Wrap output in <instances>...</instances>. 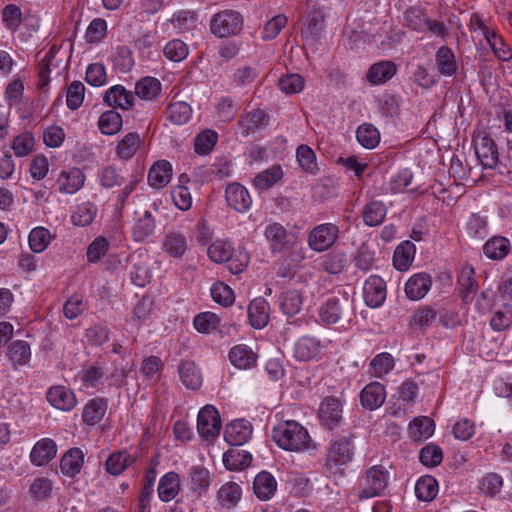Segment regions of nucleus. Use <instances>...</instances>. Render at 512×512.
Masks as SVG:
<instances>
[{
    "mask_svg": "<svg viewBox=\"0 0 512 512\" xmlns=\"http://www.w3.org/2000/svg\"><path fill=\"white\" fill-rule=\"evenodd\" d=\"M186 237L179 232H168L163 239L162 249L171 257L181 258L187 250Z\"/></svg>",
    "mask_w": 512,
    "mask_h": 512,
    "instance_id": "nucleus-32",
    "label": "nucleus"
},
{
    "mask_svg": "<svg viewBox=\"0 0 512 512\" xmlns=\"http://www.w3.org/2000/svg\"><path fill=\"white\" fill-rule=\"evenodd\" d=\"M264 237L272 253H282L297 242V234L287 230L281 223L271 222L265 226Z\"/></svg>",
    "mask_w": 512,
    "mask_h": 512,
    "instance_id": "nucleus-7",
    "label": "nucleus"
},
{
    "mask_svg": "<svg viewBox=\"0 0 512 512\" xmlns=\"http://www.w3.org/2000/svg\"><path fill=\"white\" fill-rule=\"evenodd\" d=\"M107 410V401L102 398L90 400L84 407L82 418L88 425H95L102 420Z\"/></svg>",
    "mask_w": 512,
    "mask_h": 512,
    "instance_id": "nucleus-37",
    "label": "nucleus"
},
{
    "mask_svg": "<svg viewBox=\"0 0 512 512\" xmlns=\"http://www.w3.org/2000/svg\"><path fill=\"white\" fill-rule=\"evenodd\" d=\"M270 308L264 298H256L248 306V317L251 326L256 329L265 327L269 321Z\"/></svg>",
    "mask_w": 512,
    "mask_h": 512,
    "instance_id": "nucleus-21",
    "label": "nucleus"
},
{
    "mask_svg": "<svg viewBox=\"0 0 512 512\" xmlns=\"http://www.w3.org/2000/svg\"><path fill=\"white\" fill-rule=\"evenodd\" d=\"M97 215V207L94 203L85 202L79 204L71 215V222L75 226L85 227L90 225Z\"/></svg>",
    "mask_w": 512,
    "mask_h": 512,
    "instance_id": "nucleus-44",
    "label": "nucleus"
},
{
    "mask_svg": "<svg viewBox=\"0 0 512 512\" xmlns=\"http://www.w3.org/2000/svg\"><path fill=\"white\" fill-rule=\"evenodd\" d=\"M29 492L36 500H45L52 496L53 483L46 477H40L33 480Z\"/></svg>",
    "mask_w": 512,
    "mask_h": 512,
    "instance_id": "nucleus-61",
    "label": "nucleus"
},
{
    "mask_svg": "<svg viewBox=\"0 0 512 512\" xmlns=\"http://www.w3.org/2000/svg\"><path fill=\"white\" fill-rule=\"evenodd\" d=\"M320 351V342L311 337H302L294 345V357L299 361H309Z\"/></svg>",
    "mask_w": 512,
    "mask_h": 512,
    "instance_id": "nucleus-33",
    "label": "nucleus"
},
{
    "mask_svg": "<svg viewBox=\"0 0 512 512\" xmlns=\"http://www.w3.org/2000/svg\"><path fill=\"white\" fill-rule=\"evenodd\" d=\"M181 382L187 389L198 390L202 385V373L193 361H182L178 366Z\"/></svg>",
    "mask_w": 512,
    "mask_h": 512,
    "instance_id": "nucleus-20",
    "label": "nucleus"
},
{
    "mask_svg": "<svg viewBox=\"0 0 512 512\" xmlns=\"http://www.w3.org/2000/svg\"><path fill=\"white\" fill-rule=\"evenodd\" d=\"M297 161L300 167L308 173L315 174L318 170L316 163V155L314 151L307 145H300L296 152Z\"/></svg>",
    "mask_w": 512,
    "mask_h": 512,
    "instance_id": "nucleus-58",
    "label": "nucleus"
},
{
    "mask_svg": "<svg viewBox=\"0 0 512 512\" xmlns=\"http://www.w3.org/2000/svg\"><path fill=\"white\" fill-rule=\"evenodd\" d=\"M348 263V258L344 253H331L324 256L321 262L323 271L337 275L343 272Z\"/></svg>",
    "mask_w": 512,
    "mask_h": 512,
    "instance_id": "nucleus-52",
    "label": "nucleus"
},
{
    "mask_svg": "<svg viewBox=\"0 0 512 512\" xmlns=\"http://www.w3.org/2000/svg\"><path fill=\"white\" fill-rule=\"evenodd\" d=\"M138 180L130 178L126 180L120 173V170L114 166L105 167L100 174V184L104 188L122 187L117 195V205L123 208L129 195L136 189Z\"/></svg>",
    "mask_w": 512,
    "mask_h": 512,
    "instance_id": "nucleus-4",
    "label": "nucleus"
},
{
    "mask_svg": "<svg viewBox=\"0 0 512 512\" xmlns=\"http://www.w3.org/2000/svg\"><path fill=\"white\" fill-rule=\"evenodd\" d=\"M387 214L386 206L381 201H371L366 204L362 211L363 221L367 226H379L383 223Z\"/></svg>",
    "mask_w": 512,
    "mask_h": 512,
    "instance_id": "nucleus-35",
    "label": "nucleus"
},
{
    "mask_svg": "<svg viewBox=\"0 0 512 512\" xmlns=\"http://www.w3.org/2000/svg\"><path fill=\"white\" fill-rule=\"evenodd\" d=\"M159 498L168 502L174 499L180 491V478L175 472H168L159 481L158 484Z\"/></svg>",
    "mask_w": 512,
    "mask_h": 512,
    "instance_id": "nucleus-29",
    "label": "nucleus"
},
{
    "mask_svg": "<svg viewBox=\"0 0 512 512\" xmlns=\"http://www.w3.org/2000/svg\"><path fill=\"white\" fill-rule=\"evenodd\" d=\"M394 365L395 362L393 356L386 352L376 355L370 363L375 377H382L389 373L394 368Z\"/></svg>",
    "mask_w": 512,
    "mask_h": 512,
    "instance_id": "nucleus-62",
    "label": "nucleus"
},
{
    "mask_svg": "<svg viewBox=\"0 0 512 512\" xmlns=\"http://www.w3.org/2000/svg\"><path fill=\"white\" fill-rule=\"evenodd\" d=\"M242 27L243 17L234 10L220 11L212 17L210 22L211 32L221 38L239 34Z\"/></svg>",
    "mask_w": 512,
    "mask_h": 512,
    "instance_id": "nucleus-6",
    "label": "nucleus"
},
{
    "mask_svg": "<svg viewBox=\"0 0 512 512\" xmlns=\"http://www.w3.org/2000/svg\"><path fill=\"white\" fill-rule=\"evenodd\" d=\"M434 421L428 417L416 418L409 425L410 437L415 441L428 439L434 433Z\"/></svg>",
    "mask_w": 512,
    "mask_h": 512,
    "instance_id": "nucleus-45",
    "label": "nucleus"
},
{
    "mask_svg": "<svg viewBox=\"0 0 512 512\" xmlns=\"http://www.w3.org/2000/svg\"><path fill=\"white\" fill-rule=\"evenodd\" d=\"M396 65L391 61H381L373 64L367 72V80L374 84H382L390 80L396 73Z\"/></svg>",
    "mask_w": 512,
    "mask_h": 512,
    "instance_id": "nucleus-28",
    "label": "nucleus"
},
{
    "mask_svg": "<svg viewBox=\"0 0 512 512\" xmlns=\"http://www.w3.org/2000/svg\"><path fill=\"white\" fill-rule=\"evenodd\" d=\"M272 438L280 448L287 451H302L308 449L311 444L306 428L294 420L279 423L274 427Z\"/></svg>",
    "mask_w": 512,
    "mask_h": 512,
    "instance_id": "nucleus-1",
    "label": "nucleus"
},
{
    "mask_svg": "<svg viewBox=\"0 0 512 512\" xmlns=\"http://www.w3.org/2000/svg\"><path fill=\"white\" fill-rule=\"evenodd\" d=\"M256 354L246 345H236L230 349L229 360L239 369L251 368L256 363Z\"/></svg>",
    "mask_w": 512,
    "mask_h": 512,
    "instance_id": "nucleus-31",
    "label": "nucleus"
},
{
    "mask_svg": "<svg viewBox=\"0 0 512 512\" xmlns=\"http://www.w3.org/2000/svg\"><path fill=\"white\" fill-rule=\"evenodd\" d=\"M342 403L336 397H326L320 404L319 419L323 426L333 429L343 420Z\"/></svg>",
    "mask_w": 512,
    "mask_h": 512,
    "instance_id": "nucleus-11",
    "label": "nucleus"
},
{
    "mask_svg": "<svg viewBox=\"0 0 512 512\" xmlns=\"http://www.w3.org/2000/svg\"><path fill=\"white\" fill-rule=\"evenodd\" d=\"M243 135L254 133L268 124V116L262 109H254L241 116L238 122Z\"/></svg>",
    "mask_w": 512,
    "mask_h": 512,
    "instance_id": "nucleus-24",
    "label": "nucleus"
},
{
    "mask_svg": "<svg viewBox=\"0 0 512 512\" xmlns=\"http://www.w3.org/2000/svg\"><path fill=\"white\" fill-rule=\"evenodd\" d=\"M221 430V419L217 409L212 405L204 406L198 413L197 431L206 440L214 439Z\"/></svg>",
    "mask_w": 512,
    "mask_h": 512,
    "instance_id": "nucleus-9",
    "label": "nucleus"
},
{
    "mask_svg": "<svg viewBox=\"0 0 512 512\" xmlns=\"http://www.w3.org/2000/svg\"><path fill=\"white\" fill-rule=\"evenodd\" d=\"M134 461L135 458L126 451L112 453L106 460V471L114 476L120 475Z\"/></svg>",
    "mask_w": 512,
    "mask_h": 512,
    "instance_id": "nucleus-42",
    "label": "nucleus"
},
{
    "mask_svg": "<svg viewBox=\"0 0 512 512\" xmlns=\"http://www.w3.org/2000/svg\"><path fill=\"white\" fill-rule=\"evenodd\" d=\"M85 176L79 169L62 172L59 178L60 191L68 194L75 193L84 184Z\"/></svg>",
    "mask_w": 512,
    "mask_h": 512,
    "instance_id": "nucleus-46",
    "label": "nucleus"
},
{
    "mask_svg": "<svg viewBox=\"0 0 512 512\" xmlns=\"http://www.w3.org/2000/svg\"><path fill=\"white\" fill-rule=\"evenodd\" d=\"M83 462L84 454L81 449L71 448L62 456L60 470L64 475L74 477L80 472Z\"/></svg>",
    "mask_w": 512,
    "mask_h": 512,
    "instance_id": "nucleus-25",
    "label": "nucleus"
},
{
    "mask_svg": "<svg viewBox=\"0 0 512 512\" xmlns=\"http://www.w3.org/2000/svg\"><path fill=\"white\" fill-rule=\"evenodd\" d=\"M338 233L339 229L335 224H320L310 231L308 245L313 251H326L335 243Z\"/></svg>",
    "mask_w": 512,
    "mask_h": 512,
    "instance_id": "nucleus-8",
    "label": "nucleus"
},
{
    "mask_svg": "<svg viewBox=\"0 0 512 512\" xmlns=\"http://www.w3.org/2000/svg\"><path fill=\"white\" fill-rule=\"evenodd\" d=\"M168 119L176 124L182 125L188 122L191 118L192 109L186 102H174L171 103L167 108Z\"/></svg>",
    "mask_w": 512,
    "mask_h": 512,
    "instance_id": "nucleus-53",
    "label": "nucleus"
},
{
    "mask_svg": "<svg viewBox=\"0 0 512 512\" xmlns=\"http://www.w3.org/2000/svg\"><path fill=\"white\" fill-rule=\"evenodd\" d=\"M156 228V220L151 210H145L137 219L133 227V237L136 241L142 242L150 237Z\"/></svg>",
    "mask_w": 512,
    "mask_h": 512,
    "instance_id": "nucleus-27",
    "label": "nucleus"
},
{
    "mask_svg": "<svg viewBox=\"0 0 512 512\" xmlns=\"http://www.w3.org/2000/svg\"><path fill=\"white\" fill-rule=\"evenodd\" d=\"M357 141L366 149L375 148L380 141V133L372 124L364 123L357 128Z\"/></svg>",
    "mask_w": 512,
    "mask_h": 512,
    "instance_id": "nucleus-50",
    "label": "nucleus"
},
{
    "mask_svg": "<svg viewBox=\"0 0 512 512\" xmlns=\"http://www.w3.org/2000/svg\"><path fill=\"white\" fill-rule=\"evenodd\" d=\"M363 296L365 304L371 308L380 307L386 299V284L377 276H370L364 283Z\"/></svg>",
    "mask_w": 512,
    "mask_h": 512,
    "instance_id": "nucleus-12",
    "label": "nucleus"
},
{
    "mask_svg": "<svg viewBox=\"0 0 512 512\" xmlns=\"http://www.w3.org/2000/svg\"><path fill=\"white\" fill-rule=\"evenodd\" d=\"M226 263L232 274H240L246 269L249 263V255L240 247L236 250L233 249L231 257L226 260Z\"/></svg>",
    "mask_w": 512,
    "mask_h": 512,
    "instance_id": "nucleus-63",
    "label": "nucleus"
},
{
    "mask_svg": "<svg viewBox=\"0 0 512 512\" xmlns=\"http://www.w3.org/2000/svg\"><path fill=\"white\" fill-rule=\"evenodd\" d=\"M475 153L485 169H495L499 164L497 146L488 135L478 136L475 139Z\"/></svg>",
    "mask_w": 512,
    "mask_h": 512,
    "instance_id": "nucleus-10",
    "label": "nucleus"
},
{
    "mask_svg": "<svg viewBox=\"0 0 512 512\" xmlns=\"http://www.w3.org/2000/svg\"><path fill=\"white\" fill-rule=\"evenodd\" d=\"M389 481V472L381 465L370 467L362 479V488L359 492L361 499L380 496L386 489Z\"/></svg>",
    "mask_w": 512,
    "mask_h": 512,
    "instance_id": "nucleus-5",
    "label": "nucleus"
},
{
    "mask_svg": "<svg viewBox=\"0 0 512 512\" xmlns=\"http://www.w3.org/2000/svg\"><path fill=\"white\" fill-rule=\"evenodd\" d=\"M252 435V426L246 420H235L228 424L224 431V438L231 446H242Z\"/></svg>",
    "mask_w": 512,
    "mask_h": 512,
    "instance_id": "nucleus-14",
    "label": "nucleus"
},
{
    "mask_svg": "<svg viewBox=\"0 0 512 512\" xmlns=\"http://www.w3.org/2000/svg\"><path fill=\"white\" fill-rule=\"evenodd\" d=\"M436 64L440 74L452 76L457 71V63L453 51L446 47H440L436 52Z\"/></svg>",
    "mask_w": 512,
    "mask_h": 512,
    "instance_id": "nucleus-43",
    "label": "nucleus"
},
{
    "mask_svg": "<svg viewBox=\"0 0 512 512\" xmlns=\"http://www.w3.org/2000/svg\"><path fill=\"white\" fill-rule=\"evenodd\" d=\"M57 453V446L52 439L44 438L38 441L30 453L31 462L37 466L46 465Z\"/></svg>",
    "mask_w": 512,
    "mask_h": 512,
    "instance_id": "nucleus-19",
    "label": "nucleus"
},
{
    "mask_svg": "<svg viewBox=\"0 0 512 512\" xmlns=\"http://www.w3.org/2000/svg\"><path fill=\"white\" fill-rule=\"evenodd\" d=\"M217 139L216 132L212 130L203 131L195 138V152L202 155L208 154L215 146Z\"/></svg>",
    "mask_w": 512,
    "mask_h": 512,
    "instance_id": "nucleus-64",
    "label": "nucleus"
},
{
    "mask_svg": "<svg viewBox=\"0 0 512 512\" xmlns=\"http://www.w3.org/2000/svg\"><path fill=\"white\" fill-rule=\"evenodd\" d=\"M51 234L44 227H36L29 234V246L33 252L40 253L49 245Z\"/></svg>",
    "mask_w": 512,
    "mask_h": 512,
    "instance_id": "nucleus-57",
    "label": "nucleus"
},
{
    "mask_svg": "<svg viewBox=\"0 0 512 512\" xmlns=\"http://www.w3.org/2000/svg\"><path fill=\"white\" fill-rule=\"evenodd\" d=\"M241 488L234 482H227L218 490V499L223 507L232 508L241 499Z\"/></svg>",
    "mask_w": 512,
    "mask_h": 512,
    "instance_id": "nucleus-51",
    "label": "nucleus"
},
{
    "mask_svg": "<svg viewBox=\"0 0 512 512\" xmlns=\"http://www.w3.org/2000/svg\"><path fill=\"white\" fill-rule=\"evenodd\" d=\"M407 27L415 31H422L427 23V16L419 7H410L403 14Z\"/></svg>",
    "mask_w": 512,
    "mask_h": 512,
    "instance_id": "nucleus-59",
    "label": "nucleus"
},
{
    "mask_svg": "<svg viewBox=\"0 0 512 512\" xmlns=\"http://www.w3.org/2000/svg\"><path fill=\"white\" fill-rule=\"evenodd\" d=\"M483 252L491 260H503L510 252V241L503 236H493L484 244Z\"/></svg>",
    "mask_w": 512,
    "mask_h": 512,
    "instance_id": "nucleus-26",
    "label": "nucleus"
},
{
    "mask_svg": "<svg viewBox=\"0 0 512 512\" xmlns=\"http://www.w3.org/2000/svg\"><path fill=\"white\" fill-rule=\"evenodd\" d=\"M104 102L111 107L130 109L133 106L134 96L122 85L110 87L104 95Z\"/></svg>",
    "mask_w": 512,
    "mask_h": 512,
    "instance_id": "nucleus-22",
    "label": "nucleus"
},
{
    "mask_svg": "<svg viewBox=\"0 0 512 512\" xmlns=\"http://www.w3.org/2000/svg\"><path fill=\"white\" fill-rule=\"evenodd\" d=\"M276 489L277 482L271 473L262 471L256 475L253 482V491L258 499L262 501L269 500L275 494Z\"/></svg>",
    "mask_w": 512,
    "mask_h": 512,
    "instance_id": "nucleus-23",
    "label": "nucleus"
},
{
    "mask_svg": "<svg viewBox=\"0 0 512 512\" xmlns=\"http://www.w3.org/2000/svg\"><path fill=\"white\" fill-rule=\"evenodd\" d=\"M438 494V482L430 475L422 476L415 484L416 497L425 502L432 501Z\"/></svg>",
    "mask_w": 512,
    "mask_h": 512,
    "instance_id": "nucleus-40",
    "label": "nucleus"
},
{
    "mask_svg": "<svg viewBox=\"0 0 512 512\" xmlns=\"http://www.w3.org/2000/svg\"><path fill=\"white\" fill-rule=\"evenodd\" d=\"M122 124L121 115L114 110L104 112L98 120L99 130L105 135H115L121 130Z\"/></svg>",
    "mask_w": 512,
    "mask_h": 512,
    "instance_id": "nucleus-48",
    "label": "nucleus"
},
{
    "mask_svg": "<svg viewBox=\"0 0 512 512\" xmlns=\"http://www.w3.org/2000/svg\"><path fill=\"white\" fill-rule=\"evenodd\" d=\"M283 177V170L280 165H273L258 173L253 179L254 187L259 191L271 188Z\"/></svg>",
    "mask_w": 512,
    "mask_h": 512,
    "instance_id": "nucleus-36",
    "label": "nucleus"
},
{
    "mask_svg": "<svg viewBox=\"0 0 512 512\" xmlns=\"http://www.w3.org/2000/svg\"><path fill=\"white\" fill-rule=\"evenodd\" d=\"M9 359L19 365H25L31 357L30 346L26 341L17 340L8 348Z\"/></svg>",
    "mask_w": 512,
    "mask_h": 512,
    "instance_id": "nucleus-56",
    "label": "nucleus"
},
{
    "mask_svg": "<svg viewBox=\"0 0 512 512\" xmlns=\"http://www.w3.org/2000/svg\"><path fill=\"white\" fill-rule=\"evenodd\" d=\"M354 456V436H339L332 440L327 448L325 467L336 473L343 465L352 461Z\"/></svg>",
    "mask_w": 512,
    "mask_h": 512,
    "instance_id": "nucleus-3",
    "label": "nucleus"
},
{
    "mask_svg": "<svg viewBox=\"0 0 512 512\" xmlns=\"http://www.w3.org/2000/svg\"><path fill=\"white\" fill-rule=\"evenodd\" d=\"M171 178L172 165L167 160L155 162L148 172V183L155 189H161L167 186Z\"/></svg>",
    "mask_w": 512,
    "mask_h": 512,
    "instance_id": "nucleus-18",
    "label": "nucleus"
},
{
    "mask_svg": "<svg viewBox=\"0 0 512 512\" xmlns=\"http://www.w3.org/2000/svg\"><path fill=\"white\" fill-rule=\"evenodd\" d=\"M161 90V82L155 77H143L135 84V94L146 101L155 100L160 95Z\"/></svg>",
    "mask_w": 512,
    "mask_h": 512,
    "instance_id": "nucleus-30",
    "label": "nucleus"
},
{
    "mask_svg": "<svg viewBox=\"0 0 512 512\" xmlns=\"http://www.w3.org/2000/svg\"><path fill=\"white\" fill-rule=\"evenodd\" d=\"M1 19L8 30L16 32L22 22V10L16 4H8L1 11Z\"/></svg>",
    "mask_w": 512,
    "mask_h": 512,
    "instance_id": "nucleus-54",
    "label": "nucleus"
},
{
    "mask_svg": "<svg viewBox=\"0 0 512 512\" xmlns=\"http://www.w3.org/2000/svg\"><path fill=\"white\" fill-rule=\"evenodd\" d=\"M474 276V268L470 265H465L458 277V284L461 289L462 299L465 302H469L470 295L478 290V283Z\"/></svg>",
    "mask_w": 512,
    "mask_h": 512,
    "instance_id": "nucleus-41",
    "label": "nucleus"
},
{
    "mask_svg": "<svg viewBox=\"0 0 512 512\" xmlns=\"http://www.w3.org/2000/svg\"><path fill=\"white\" fill-rule=\"evenodd\" d=\"M354 316V299L348 293L327 299L319 309V317L326 325L350 323Z\"/></svg>",
    "mask_w": 512,
    "mask_h": 512,
    "instance_id": "nucleus-2",
    "label": "nucleus"
},
{
    "mask_svg": "<svg viewBox=\"0 0 512 512\" xmlns=\"http://www.w3.org/2000/svg\"><path fill=\"white\" fill-rule=\"evenodd\" d=\"M232 250L233 247L229 241L217 239L209 245L207 253L213 262L223 263L231 257Z\"/></svg>",
    "mask_w": 512,
    "mask_h": 512,
    "instance_id": "nucleus-55",
    "label": "nucleus"
},
{
    "mask_svg": "<svg viewBox=\"0 0 512 512\" xmlns=\"http://www.w3.org/2000/svg\"><path fill=\"white\" fill-rule=\"evenodd\" d=\"M386 399L385 387L379 382H371L366 385L360 394L363 407L369 410L379 408Z\"/></svg>",
    "mask_w": 512,
    "mask_h": 512,
    "instance_id": "nucleus-16",
    "label": "nucleus"
},
{
    "mask_svg": "<svg viewBox=\"0 0 512 512\" xmlns=\"http://www.w3.org/2000/svg\"><path fill=\"white\" fill-rule=\"evenodd\" d=\"M140 147V136L136 132L125 135L117 144L116 154L121 159H130Z\"/></svg>",
    "mask_w": 512,
    "mask_h": 512,
    "instance_id": "nucleus-49",
    "label": "nucleus"
},
{
    "mask_svg": "<svg viewBox=\"0 0 512 512\" xmlns=\"http://www.w3.org/2000/svg\"><path fill=\"white\" fill-rule=\"evenodd\" d=\"M415 254V245L405 241L397 246L393 255V265L398 270H406L411 264Z\"/></svg>",
    "mask_w": 512,
    "mask_h": 512,
    "instance_id": "nucleus-47",
    "label": "nucleus"
},
{
    "mask_svg": "<svg viewBox=\"0 0 512 512\" xmlns=\"http://www.w3.org/2000/svg\"><path fill=\"white\" fill-rule=\"evenodd\" d=\"M489 325L493 331L502 332L512 326V304L503 303L492 312Z\"/></svg>",
    "mask_w": 512,
    "mask_h": 512,
    "instance_id": "nucleus-34",
    "label": "nucleus"
},
{
    "mask_svg": "<svg viewBox=\"0 0 512 512\" xmlns=\"http://www.w3.org/2000/svg\"><path fill=\"white\" fill-rule=\"evenodd\" d=\"M252 456L241 449H230L223 455V463L228 470H242L251 464Z\"/></svg>",
    "mask_w": 512,
    "mask_h": 512,
    "instance_id": "nucleus-39",
    "label": "nucleus"
},
{
    "mask_svg": "<svg viewBox=\"0 0 512 512\" xmlns=\"http://www.w3.org/2000/svg\"><path fill=\"white\" fill-rule=\"evenodd\" d=\"M47 400L57 409L69 411L76 405L74 393L64 386L51 387L47 392Z\"/></svg>",
    "mask_w": 512,
    "mask_h": 512,
    "instance_id": "nucleus-17",
    "label": "nucleus"
},
{
    "mask_svg": "<svg viewBox=\"0 0 512 512\" xmlns=\"http://www.w3.org/2000/svg\"><path fill=\"white\" fill-rule=\"evenodd\" d=\"M164 55L173 62H180L188 56V46L180 39L169 41L164 47Z\"/></svg>",
    "mask_w": 512,
    "mask_h": 512,
    "instance_id": "nucleus-60",
    "label": "nucleus"
},
{
    "mask_svg": "<svg viewBox=\"0 0 512 512\" xmlns=\"http://www.w3.org/2000/svg\"><path fill=\"white\" fill-rule=\"evenodd\" d=\"M225 199L229 207L240 213L248 211L252 204L248 190L239 183H231L227 186Z\"/></svg>",
    "mask_w": 512,
    "mask_h": 512,
    "instance_id": "nucleus-13",
    "label": "nucleus"
},
{
    "mask_svg": "<svg viewBox=\"0 0 512 512\" xmlns=\"http://www.w3.org/2000/svg\"><path fill=\"white\" fill-rule=\"evenodd\" d=\"M279 303L284 314L294 316L301 310L303 296L296 289L286 290L281 294Z\"/></svg>",
    "mask_w": 512,
    "mask_h": 512,
    "instance_id": "nucleus-38",
    "label": "nucleus"
},
{
    "mask_svg": "<svg viewBox=\"0 0 512 512\" xmlns=\"http://www.w3.org/2000/svg\"><path fill=\"white\" fill-rule=\"evenodd\" d=\"M431 285L432 279L428 273H417L406 282L405 292L409 299L420 300L428 293Z\"/></svg>",
    "mask_w": 512,
    "mask_h": 512,
    "instance_id": "nucleus-15",
    "label": "nucleus"
}]
</instances>
